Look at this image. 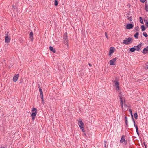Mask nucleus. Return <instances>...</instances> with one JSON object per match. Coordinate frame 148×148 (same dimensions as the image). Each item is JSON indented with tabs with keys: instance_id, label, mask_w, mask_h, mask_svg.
<instances>
[{
	"instance_id": "1",
	"label": "nucleus",
	"mask_w": 148,
	"mask_h": 148,
	"mask_svg": "<svg viewBox=\"0 0 148 148\" xmlns=\"http://www.w3.org/2000/svg\"><path fill=\"white\" fill-rule=\"evenodd\" d=\"M133 42L132 38L131 37L126 38L123 40V43L125 45H128L131 44Z\"/></svg>"
},
{
	"instance_id": "2",
	"label": "nucleus",
	"mask_w": 148,
	"mask_h": 148,
	"mask_svg": "<svg viewBox=\"0 0 148 148\" xmlns=\"http://www.w3.org/2000/svg\"><path fill=\"white\" fill-rule=\"evenodd\" d=\"M32 113L31 114V117L33 120L35 119V117L37 114V110L36 108H32Z\"/></svg>"
},
{
	"instance_id": "3",
	"label": "nucleus",
	"mask_w": 148,
	"mask_h": 148,
	"mask_svg": "<svg viewBox=\"0 0 148 148\" xmlns=\"http://www.w3.org/2000/svg\"><path fill=\"white\" fill-rule=\"evenodd\" d=\"M63 37L64 39V43L65 44H67L68 45V40L67 37V34L66 33H65L64 34L63 36Z\"/></svg>"
},
{
	"instance_id": "4",
	"label": "nucleus",
	"mask_w": 148,
	"mask_h": 148,
	"mask_svg": "<svg viewBox=\"0 0 148 148\" xmlns=\"http://www.w3.org/2000/svg\"><path fill=\"white\" fill-rule=\"evenodd\" d=\"M78 125L81 128V129L82 130V131L83 132V124L82 122V120L79 119L78 120Z\"/></svg>"
},
{
	"instance_id": "5",
	"label": "nucleus",
	"mask_w": 148,
	"mask_h": 148,
	"mask_svg": "<svg viewBox=\"0 0 148 148\" xmlns=\"http://www.w3.org/2000/svg\"><path fill=\"white\" fill-rule=\"evenodd\" d=\"M120 142L121 143H123L124 142V144L125 145H126L127 144V141H126L125 139V137L124 135H123L122 136L121 139L120 140Z\"/></svg>"
},
{
	"instance_id": "6",
	"label": "nucleus",
	"mask_w": 148,
	"mask_h": 148,
	"mask_svg": "<svg viewBox=\"0 0 148 148\" xmlns=\"http://www.w3.org/2000/svg\"><path fill=\"white\" fill-rule=\"evenodd\" d=\"M113 83L114 84L115 86H116V90H119V82L115 80L114 81Z\"/></svg>"
},
{
	"instance_id": "7",
	"label": "nucleus",
	"mask_w": 148,
	"mask_h": 148,
	"mask_svg": "<svg viewBox=\"0 0 148 148\" xmlns=\"http://www.w3.org/2000/svg\"><path fill=\"white\" fill-rule=\"evenodd\" d=\"M142 43H140L139 44H138V45L136 46H134V47L136 48V50L137 51L140 50V48L142 46Z\"/></svg>"
},
{
	"instance_id": "8",
	"label": "nucleus",
	"mask_w": 148,
	"mask_h": 148,
	"mask_svg": "<svg viewBox=\"0 0 148 148\" xmlns=\"http://www.w3.org/2000/svg\"><path fill=\"white\" fill-rule=\"evenodd\" d=\"M115 48L114 47H111L110 49L109 53V55L111 56V54L114 52V51Z\"/></svg>"
},
{
	"instance_id": "9",
	"label": "nucleus",
	"mask_w": 148,
	"mask_h": 148,
	"mask_svg": "<svg viewBox=\"0 0 148 148\" xmlns=\"http://www.w3.org/2000/svg\"><path fill=\"white\" fill-rule=\"evenodd\" d=\"M133 27V25L131 24H128L126 26V28L127 29H131Z\"/></svg>"
},
{
	"instance_id": "10",
	"label": "nucleus",
	"mask_w": 148,
	"mask_h": 148,
	"mask_svg": "<svg viewBox=\"0 0 148 148\" xmlns=\"http://www.w3.org/2000/svg\"><path fill=\"white\" fill-rule=\"evenodd\" d=\"M133 121V123H134V125L136 129L137 133L138 135H139V132H138V126L137 125H136L135 122L134 120V121Z\"/></svg>"
},
{
	"instance_id": "11",
	"label": "nucleus",
	"mask_w": 148,
	"mask_h": 148,
	"mask_svg": "<svg viewBox=\"0 0 148 148\" xmlns=\"http://www.w3.org/2000/svg\"><path fill=\"white\" fill-rule=\"evenodd\" d=\"M10 40V37H5V42L6 43H9Z\"/></svg>"
},
{
	"instance_id": "12",
	"label": "nucleus",
	"mask_w": 148,
	"mask_h": 148,
	"mask_svg": "<svg viewBox=\"0 0 148 148\" xmlns=\"http://www.w3.org/2000/svg\"><path fill=\"white\" fill-rule=\"evenodd\" d=\"M19 75L18 74L16 75V76H14L13 79V80L14 82H16L17 81Z\"/></svg>"
},
{
	"instance_id": "13",
	"label": "nucleus",
	"mask_w": 148,
	"mask_h": 148,
	"mask_svg": "<svg viewBox=\"0 0 148 148\" xmlns=\"http://www.w3.org/2000/svg\"><path fill=\"white\" fill-rule=\"evenodd\" d=\"M148 52V50H147V47H145L144 48L143 50V51L142 53L143 54H146Z\"/></svg>"
},
{
	"instance_id": "14",
	"label": "nucleus",
	"mask_w": 148,
	"mask_h": 148,
	"mask_svg": "<svg viewBox=\"0 0 148 148\" xmlns=\"http://www.w3.org/2000/svg\"><path fill=\"white\" fill-rule=\"evenodd\" d=\"M33 33L32 32H31L29 34V36H30V38L32 41L33 40Z\"/></svg>"
},
{
	"instance_id": "15",
	"label": "nucleus",
	"mask_w": 148,
	"mask_h": 148,
	"mask_svg": "<svg viewBox=\"0 0 148 148\" xmlns=\"http://www.w3.org/2000/svg\"><path fill=\"white\" fill-rule=\"evenodd\" d=\"M49 49L50 51L53 52L54 53H55L56 52V50L54 49L53 47L51 46H50L49 47Z\"/></svg>"
},
{
	"instance_id": "16",
	"label": "nucleus",
	"mask_w": 148,
	"mask_h": 148,
	"mask_svg": "<svg viewBox=\"0 0 148 148\" xmlns=\"http://www.w3.org/2000/svg\"><path fill=\"white\" fill-rule=\"evenodd\" d=\"M125 123L126 125V126H128V121H127V116H125Z\"/></svg>"
},
{
	"instance_id": "17",
	"label": "nucleus",
	"mask_w": 148,
	"mask_h": 148,
	"mask_svg": "<svg viewBox=\"0 0 148 148\" xmlns=\"http://www.w3.org/2000/svg\"><path fill=\"white\" fill-rule=\"evenodd\" d=\"M136 50V48H135V47H133L131 48L130 49V51L131 52H134L135 50Z\"/></svg>"
},
{
	"instance_id": "18",
	"label": "nucleus",
	"mask_w": 148,
	"mask_h": 148,
	"mask_svg": "<svg viewBox=\"0 0 148 148\" xmlns=\"http://www.w3.org/2000/svg\"><path fill=\"white\" fill-rule=\"evenodd\" d=\"M144 21L146 24L147 27H148V21L147 19H144Z\"/></svg>"
},
{
	"instance_id": "19",
	"label": "nucleus",
	"mask_w": 148,
	"mask_h": 148,
	"mask_svg": "<svg viewBox=\"0 0 148 148\" xmlns=\"http://www.w3.org/2000/svg\"><path fill=\"white\" fill-rule=\"evenodd\" d=\"M141 28L142 31H144L146 29L144 25H141Z\"/></svg>"
},
{
	"instance_id": "20",
	"label": "nucleus",
	"mask_w": 148,
	"mask_h": 148,
	"mask_svg": "<svg viewBox=\"0 0 148 148\" xmlns=\"http://www.w3.org/2000/svg\"><path fill=\"white\" fill-rule=\"evenodd\" d=\"M139 30V27L138 26H137L134 29V31H138Z\"/></svg>"
},
{
	"instance_id": "21",
	"label": "nucleus",
	"mask_w": 148,
	"mask_h": 148,
	"mask_svg": "<svg viewBox=\"0 0 148 148\" xmlns=\"http://www.w3.org/2000/svg\"><path fill=\"white\" fill-rule=\"evenodd\" d=\"M138 32H136L134 35V37L135 38L137 39L138 38V35H139Z\"/></svg>"
},
{
	"instance_id": "22",
	"label": "nucleus",
	"mask_w": 148,
	"mask_h": 148,
	"mask_svg": "<svg viewBox=\"0 0 148 148\" xmlns=\"http://www.w3.org/2000/svg\"><path fill=\"white\" fill-rule=\"evenodd\" d=\"M39 90L40 92V95H41V96H43V93L42 89H41L40 88L39 89Z\"/></svg>"
},
{
	"instance_id": "23",
	"label": "nucleus",
	"mask_w": 148,
	"mask_h": 148,
	"mask_svg": "<svg viewBox=\"0 0 148 148\" xmlns=\"http://www.w3.org/2000/svg\"><path fill=\"white\" fill-rule=\"evenodd\" d=\"M110 64L111 65H113L114 64V63L112 60H111L110 61Z\"/></svg>"
},
{
	"instance_id": "24",
	"label": "nucleus",
	"mask_w": 148,
	"mask_h": 148,
	"mask_svg": "<svg viewBox=\"0 0 148 148\" xmlns=\"http://www.w3.org/2000/svg\"><path fill=\"white\" fill-rule=\"evenodd\" d=\"M129 110H130V114H131V116H132V119L133 121H134V120L133 118V115L132 114V110L131 109H130Z\"/></svg>"
},
{
	"instance_id": "25",
	"label": "nucleus",
	"mask_w": 148,
	"mask_h": 148,
	"mask_svg": "<svg viewBox=\"0 0 148 148\" xmlns=\"http://www.w3.org/2000/svg\"><path fill=\"white\" fill-rule=\"evenodd\" d=\"M145 10L147 11L148 12V5L146 3L145 4Z\"/></svg>"
},
{
	"instance_id": "26",
	"label": "nucleus",
	"mask_w": 148,
	"mask_h": 148,
	"mask_svg": "<svg viewBox=\"0 0 148 148\" xmlns=\"http://www.w3.org/2000/svg\"><path fill=\"white\" fill-rule=\"evenodd\" d=\"M139 19H140V23L142 24H143L144 23L143 21L142 18L141 17H140L139 18Z\"/></svg>"
},
{
	"instance_id": "27",
	"label": "nucleus",
	"mask_w": 148,
	"mask_h": 148,
	"mask_svg": "<svg viewBox=\"0 0 148 148\" xmlns=\"http://www.w3.org/2000/svg\"><path fill=\"white\" fill-rule=\"evenodd\" d=\"M134 116L135 118L137 119L138 118V115L137 114V112H136L134 114Z\"/></svg>"
},
{
	"instance_id": "28",
	"label": "nucleus",
	"mask_w": 148,
	"mask_h": 148,
	"mask_svg": "<svg viewBox=\"0 0 148 148\" xmlns=\"http://www.w3.org/2000/svg\"><path fill=\"white\" fill-rule=\"evenodd\" d=\"M54 5L55 6H57V5H58V2L57 0H55Z\"/></svg>"
},
{
	"instance_id": "29",
	"label": "nucleus",
	"mask_w": 148,
	"mask_h": 148,
	"mask_svg": "<svg viewBox=\"0 0 148 148\" xmlns=\"http://www.w3.org/2000/svg\"><path fill=\"white\" fill-rule=\"evenodd\" d=\"M41 98L42 99V103L44 104V99H43V96H41Z\"/></svg>"
},
{
	"instance_id": "30",
	"label": "nucleus",
	"mask_w": 148,
	"mask_h": 148,
	"mask_svg": "<svg viewBox=\"0 0 148 148\" xmlns=\"http://www.w3.org/2000/svg\"><path fill=\"white\" fill-rule=\"evenodd\" d=\"M143 35L145 37H147L148 36L147 34L145 32H144L143 33Z\"/></svg>"
},
{
	"instance_id": "31",
	"label": "nucleus",
	"mask_w": 148,
	"mask_h": 148,
	"mask_svg": "<svg viewBox=\"0 0 148 148\" xmlns=\"http://www.w3.org/2000/svg\"><path fill=\"white\" fill-rule=\"evenodd\" d=\"M120 105L121 106V107L122 108H123V101H121L120 102Z\"/></svg>"
},
{
	"instance_id": "32",
	"label": "nucleus",
	"mask_w": 148,
	"mask_h": 148,
	"mask_svg": "<svg viewBox=\"0 0 148 148\" xmlns=\"http://www.w3.org/2000/svg\"><path fill=\"white\" fill-rule=\"evenodd\" d=\"M5 37H10L9 36V35H8V32H5Z\"/></svg>"
},
{
	"instance_id": "33",
	"label": "nucleus",
	"mask_w": 148,
	"mask_h": 148,
	"mask_svg": "<svg viewBox=\"0 0 148 148\" xmlns=\"http://www.w3.org/2000/svg\"><path fill=\"white\" fill-rule=\"evenodd\" d=\"M145 69H148V62L147 63L146 66L145 67Z\"/></svg>"
},
{
	"instance_id": "34",
	"label": "nucleus",
	"mask_w": 148,
	"mask_h": 148,
	"mask_svg": "<svg viewBox=\"0 0 148 148\" xmlns=\"http://www.w3.org/2000/svg\"><path fill=\"white\" fill-rule=\"evenodd\" d=\"M127 19L129 20V21H132V17H128L127 18Z\"/></svg>"
},
{
	"instance_id": "35",
	"label": "nucleus",
	"mask_w": 148,
	"mask_h": 148,
	"mask_svg": "<svg viewBox=\"0 0 148 148\" xmlns=\"http://www.w3.org/2000/svg\"><path fill=\"white\" fill-rule=\"evenodd\" d=\"M116 58H115L112 59V60H112V61H113L114 62H115L116 61Z\"/></svg>"
},
{
	"instance_id": "36",
	"label": "nucleus",
	"mask_w": 148,
	"mask_h": 148,
	"mask_svg": "<svg viewBox=\"0 0 148 148\" xmlns=\"http://www.w3.org/2000/svg\"><path fill=\"white\" fill-rule=\"evenodd\" d=\"M120 101H123V99L122 98V97L121 96H120Z\"/></svg>"
},
{
	"instance_id": "37",
	"label": "nucleus",
	"mask_w": 148,
	"mask_h": 148,
	"mask_svg": "<svg viewBox=\"0 0 148 148\" xmlns=\"http://www.w3.org/2000/svg\"><path fill=\"white\" fill-rule=\"evenodd\" d=\"M105 35L106 36V37L108 39V36L107 35V34L106 32L105 33Z\"/></svg>"
},
{
	"instance_id": "38",
	"label": "nucleus",
	"mask_w": 148,
	"mask_h": 148,
	"mask_svg": "<svg viewBox=\"0 0 148 148\" xmlns=\"http://www.w3.org/2000/svg\"><path fill=\"white\" fill-rule=\"evenodd\" d=\"M143 144H144V146H145V148H146L147 145L145 144V142H143Z\"/></svg>"
},
{
	"instance_id": "39",
	"label": "nucleus",
	"mask_w": 148,
	"mask_h": 148,
	"mask_svg": "<svg viewBox=\"0 0 148 148\" xmlns=\"http://www.w3.org/2000/svg\"><path fill=\"white\" fill-rule=\"evenodd\" d=\"M88 64L90 66H92V65L91 64H90L89 63H88Z\"/></svg>"
},
{
	"instance_id": "40",
	"label": "nucleus",
	"mask_w": 148,
	"mask_h": 148,
	"mask_svg": "<svg viewBox=\"0 0 148 148\" xmlns=\"http://www.w3.org/2000/svg\"><path fill=\"white\" fill-rule=\"evenodd\" d=\"M128 6H129V7H130V6H131V5L130 4H128Z\"/></svg>"
},
{
	"instance_id": "41",
	"label": "nucleus",
	"mask_w": 148,
	"mask_h": 148,
	"mask_svg": "<svg viewBox=\"0 0 148 148\" xmlns=\"http://www.w3.org/2000/svg\"><path fill=\"white\" fill-rule=\"evenodd\" d=\"M84 136H86V134L84 133Z\"/></svg>"
},
{
	"instance_id": "42",
	"label": "nucleus",
	"mask_w": 148,
	"mask_h": 148,
	"mask_svg": "<svg viewBox=\"0 0 148 148\" xmlns=\"http://www.w3.org/2000/svg\"><path fill=\"white\" fill-rule=\"evenodd\" d=\"M147 47V50H148V46H147L146 47Z\"/></svg>"
},
{
	"instance_id": "43",
	"label": "nucleus",
	"mask_w": 148,
	"mask_h": 148,
	"mask_svg": "<svg viewBox=\"0 0 148 148\" xmlns=\"http://www.w3.org/2000/svg\"><path fill=\"white\" fill-rule=\"evenodd\" d=\"M124 106H127V105H126V104H124Z\"/></svg>"
},
{
	"instance_id": "44",
	"label": "nucleus",
	"mask_w": 148,
	"mask_h": 148,
	"mask_svg": "<svg viewBox=\"0 0 148 148\" xmlns=\"http://www.w3.org/2000/svg\"><path fill=\"white\" fill-rule=\"evenodd\" d=\"M38 88H39V89L40 88V86H39Z\"/></svg>"
},
{
	"instance_id": "45",
	"label": "nucleus",
	"mask_w": 148,
	"mask_h": 148,
	"mask_svg": "<svg viewBox=\"0 0 148 148\" xmlns=\"http://www.w3.org/2000/svg\"><path fill=\"white\" fill-rule=\"evenodd\" d=\"M106 144L105 143V147H106Z\"/></svg>"
}]
</instances>
